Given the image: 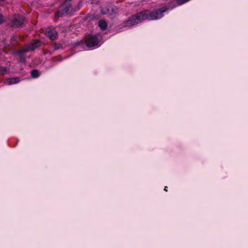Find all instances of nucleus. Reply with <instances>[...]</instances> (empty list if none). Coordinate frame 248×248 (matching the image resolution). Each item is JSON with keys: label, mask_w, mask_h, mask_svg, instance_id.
<instances>
[{"label": "nucleus", "mask_w": 248, "mask_h": 248, "mask_svg": "<svg viewBox=\"0 0 248 248\" xmlns=\"http://www.w3.org/2000/svg\"><path fill=\"white\" fill-rule=\"evenodd\" d=\"M168 10L166 7L155 11L143 10L134 14L129 17L116 28L117 31H121L124 28H132L133 26L142 23L145 20H154L160 18L163 16V13Z\"/></svg>", "instance_id": "f257e3e1"}, {"label": "nucleus", "mask_w": 248, "mask_h": 248, "mask_svg": "<svg viewBox=\"0 0 248 248\" xmlns=\"http://www.w3.org/2000/svg\"><path fill=\"white\" fill-rule=\"evenodd\" d=\"M25 17L22 16L17 15L12 19L11 26L14 28H22L25 26Z\"/></svg>", "instance_id": "f03ea898"}, {"label": "nucleus", "mask_w": 248, "mask_h": 248, "mask_svg": "<svg viewBox=\"0 0 248 248\" xmlns=\"http://www.w3.org/2000/svg\"><path fill=\"white\" fill-rule=\"evenodd\" d=\"M61 8L62 9V12L59 11L56 13V16L57 17H61L63 15H67L71 9V5L69 3L67 4L65 2L63 3Z\"/></svg>", "instance_id": "7ed1b4c3"}, {"label": "nucleus", "mask_w": 248, "mask_h": 248, "mask_svg": "<svg viewBox=\"0 0 248 248\" xmlns=\"http://www.w3.org/2000/svg\"><path fill=\"white\" fill-rule=\"evenodd\" d=\"M85 43L88 47H92L98 45V39L97 37L93 36L87 39Z\"/></svg>", "instance_id": "20e7f679"}, {"label": "nucleus", "mask_w": 248, "mask_h": 248, "mask_svg": "<svg viewBox=\"0 0 248 248\" xmlns=\"http://www.w3.org/2000/svg\"><path fill=\"white\" fill-rule=\"evenodd\" d=\"M46 34L52 40H55L58 38V34L53 28H48L46 30Z\"/></svg>", "instance_id": "39448f33"}, {"label": "nucleus", "mask_w": 248, "mask_h": 248, "mask_svg": "<svg viewBox=\"0 0 248 248\" xmlns=\"http://www.w3.org/2000/svg\"><path fill=\"white\" fill-rule=\"evenodd\" d=\"M98 26L102 30H106L108 27L106 22L103 19L99 20Z\"/></svg>", "instance_id": "423d86ee"}, {"label": "nucleus", "mask_w": 248, "mask_h": 248, "mask_svg": "<svg viewBox=\"0 0 248 248\" xmlns=\"http://www.w3.org/2000/svg\"><path fill=\"white\" fill-rule=\"evenodd\" d=\"M28 46L31 49V50L33 51L40 46V43L39 41H35Z\"/></svg>", "instance_id": "0eeeda50"}, {"label": "nucleus", "mask_w": 248, "mask_h": 248, "mask_svg": "<svg viewBox=\"0 0 248 248\" xmlns=\"http://www.w3.org/2000/svg\"><path fill=\"white\" fill-rule=\"evenodd\" d=\"M19 81L18 78H10L6 80V83L9 85L17 83Z\"/></svg>", "instance_id": "6e6552de"}, {"label": "nucleus", "mask_w": 248, "mask_h": 248, "mask_svg": "<svg viewBox=\"0 0 248 248\" xmlns=\"http://www.w3.org/2000/svg\"><path fill=\"white\" fill-rule=\"evenodd\" d=\"M10 69L8 67L0 66V74L4 75L9 72Z\"/></svg>", "instance_id": "1a4fd4ad"}, {"label": "nucleus", "mask_w": 248, "mask_h": 248, "mask_svg": "<svg viewBox=\"0 0 248 248\" xmlns=\"http://www.w3.org/2000/svg\"><path fill=\"white\" fill-rule=\"evenodd\" d=\"M31 75L33 78H37L39 76L40 74L37 70L34 69L32 70Z\"/></svg>", "instance_id": "9d476101"}, {"label": "nucleus", "mask_w": 248, "mask_h": 248, "mask_svg": "<svg viewBox=\"0 0 248 248\" xmlns=\"http://www.w3.org/2000/svg\"><path fill=\"white\" fill-rule=\"evenodd\" d=\"M18 54V55H19V57L20 60H22V61H25V59H26V57H25V54L22 52L21 51H19Z\"/></svg>", "instance_id": "9b49d317"}, {"label": "nucleus", "mask_w": 248, "mask_h": 248, "mask_svg": "<svg viewBox=\"0 0 248 248\" xmlns=\"http://www.w3.org/2000/svg\"><path fill=\"white\" fill-rule=\"evenodd\" d=\"M32 51L31 49L30 48V47L29 46H27L25 48H24L22 51H21L22 52L25 54L26 53Z\"/></svg>", "instance_id": "f8f14e48"}, {"label": "nucleus", "mask_w": 248, "mask_h": 248, "mask_svg": "<svg viewBox=\"0 0 248 248\" xmlns=\"http://www.w3.org/2000/svg\"><path fill=\"white\" fill-rule=\"evenodd\" d=\"M189 0H177V3L179 5H182Z\"/></svg>", "instance_id": "ddd939ff"}, {"label": "nucleus", "mask_w": 248, "mask_h": 248, "mask_svg": "<svg viewBox=\"0 0 248 248\" xmlns=\"http://www.w3.org/2000/svg\"><path fill=\"white\" fill-rule=\"evenodd\" d=\"M108 10L107 8H104L103 7H101V12L103 15L107 14L108 12Z\"/></svg>", "instance_id": "4468645a"}, {"label": "nucleus", "mask_w": 248, "mask_h": 248, "mask_svg": "<svg viewBox=\"0 0 248 248\" xmlns=\"http://www.w3.org/2000/svg\"><path fill=\"white\" fill-rule=\"evenodd\" d=\"M91 3L92 4H97L99 1L100 0H90Z\"/></svg>", "instance_id": "2eb2a0df"}, {"label": "nucleus", "mask_w": 248, "mask_h": 248, "mask_svg": "<svg viewBox=\"0 0 248 248\" xmlns=\"http://www.w3.org/2000/svg\"><path fill=\"white\" fill-rule=\"evenodd\" d=\"M62 47V46L60 44H56L55 46V49H59L61 48Z\"/></svg>", "instance_id": "dca6fc26"}, {"label": "nucleus", "mask_w": 248, "mask_h": 248, "mask_svg": "<svg viewBox=\"0 0 248 248\" xmlns=\"http://www.w3.org/2000/svg\"><path fill=\"white\" fill-rule=\"evenodd\" d=\"M4 21L3 16L2 14H0V24H2Z\"/></svg>", "instance_id": "f3484780"}, {"label": "nucleus", "mask_w": 248, "mask_h": 248, "mask_svg": "<svg viewBox=\"0 0 248 248\" xmlns=\"http://www.w3.org/2000/svg\"><path fill=\"white\" fill-rule=\"evenodd\" d=\"M16 38V37H13L12 38H11V40H14Z\"/></svg>", "instance_id": "a211bd4d"}, {"label": "nucleus", "mask_w": 248, "mask_h": 248, "mask_svg": "<svg viewBox=\"0 0 248 248\" xmlns=\"http://www.w3.org/2000/svg\"><path fill=\"white\" fill-rule=\"evenodd\" d=\"M167 188V187H165V188H164V190H165V191H167V188Z\"/></svg>", "instance_id": "6ab92c4d"}]
</instances>
